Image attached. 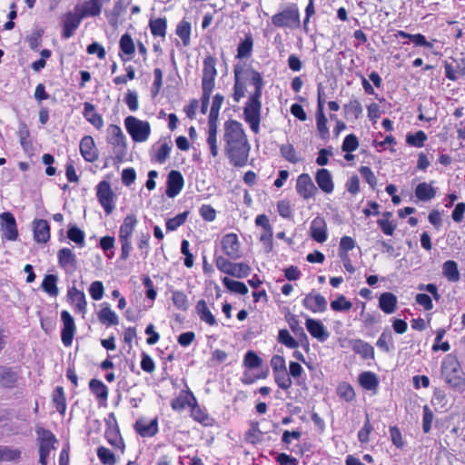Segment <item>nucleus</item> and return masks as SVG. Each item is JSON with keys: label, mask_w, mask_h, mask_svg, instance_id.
<instances>
[{"label": "nucleus", "mask_w": 465, "mask_h": 465, "mask_svg": "<svg viewBox=\"0 0 465 465\" xmlns=\"http://www.w3.org/2000/svg\"><path fill=\"white\" fill-rule=\"evenodd\" d=\"M84 17L80 15L79 12L74 14V13H67L64 19V31H63V36L65 39L70 38L74 31L78 28L82 19Z\"/></svg>", "instance_id": "obj_26"}, {"label": "nucleus", "mask_w": 465, "mask_h": 465, "mask_svg": "<svg viewBox=\"0 0 465 465\" xmlns=\"http://www.w3.org/2000/svg\"><path fill=\"white\" fill-rule=\"evenodd\" d=\"M331 308L335 312H348L352 308V303L342 294L331 302Z\"/></svg>", "instance_id": "obj_57"}, {"label": "nucleus", "mask_w": 465, "mask_h": 465, "mask_svg": "<svg viewBox=\"0 0 465 465\" xmlns=\"http://www.w3.org/2000/svg\"><path fill=\"white\" fill-rule=\"evenodd\" d=\"M223 283L232 292L239 294H246L248 292L247 286L242 282L234 281L228 277H224L223 279Z\"/></svg>", "instance_id": "obj_49"}, {"label": "nucleus", "mask_w": 465, "mask_h": 465, "mask_svg": "<svg viewBox=\"0 0 465 465\" xmlns=\"http://www.w3.org/2000/svg\"><path fill=\"white\" fill-rule=\"evenodd\" d=\"M61 320L63 322V329L61 331V339L64 346L68 347L72 344L76 327L74 318L67 311L61 312Z\"/></svg>", "instance_id": "obj_15"}, {"label": "nucleus", "mask_w": 465, "mask_h": 465, "mask_svg": "<svg viewBox=\"0 0 465 465\" xmlns=\"http://www.w3.org/2000/svg\"><path fill=\"white\" fill-rule=\"evenodd\" d=\"M109 0H88L82 6H76L75 11L84 18L86 16H98L101 14L102 6L104 2Z\"/></svg>", "instance_id": "obj_25"}, {"label": "nucleus", "mask_w": 465, "mask_h": 465, "mask_svg": "<svg viewBox=\"0 0 465 465\" xmlns=\"http://www.w3.org/2000/svg\"><path fill=\"white\" fill-rule=\"evenodd\" d=\"M441 375L446 383L458 391H465V373L457 358L447 355L441 362Z\"/></svg>", "instance_id": "obj_2"}, {"label": "nucleus", "mask_w": 465, "mask_h": 465, "mask_svg": "<svg viewBox=\"0 0 465 465\" xmlns=\"http://www.w3.org/2000/svg\"><path fill=\"white\" fill-rule=\"evenodd\" d=\"M310 233L311 237L318 242L322 243L327 240V224L324 218L317 216L312 221Z\"/></svg>", "instance_id": "obj_21"}, {"label": "nucleus", "mask_w": 465, "mask_h": 465, "mask_svg": "<svg viewBox=\"0 0 465 465\" xmlns=\"http://www.w3.org/2000/svg\"><path fill=\"white\" fill-rule=\"evenodd\" d=\"M172 301L174 306L181 311H186L189 307L187 296L184 292L180 291L173 292Z\"/></svg>", "instance_id": "obj_60"}, {"label": "nucleus", "mask_w": 465, "mask_h": 465, "mask_svg": "<svg viewBox=\"0 0 465 465\" xmlns=\"http://www.w3.org/2000/svg\"><path fill=\"white\" fill-rule=\"evenodd\" d=\"M261 97L251 96L243 110L244 120L250 124L251 130L257 134L261 123Z\"/></svg>", "instance_id": "obj_9"}, {"label": "nucleus", "mask_w": 465, "mask_h": 465, "mask_svg": "<svg viewBox=\"0 0 465 465\" xmlns=\"http://www.w3.org/2000/svg\"><path fill=\"white\" fill-rule=\"evenodd\" d=\"M273 377L276 384L284 391L290 389L292 385V378L287 370L273 372Z\"/></svg>", "instance_id": "obj_50"}, {"label": "nucleus", "mask_w": 465, "mask_h": 465, "mask_svg": "<svg viewBox=\"0 0 465 465\" xmlns=\"http://www.w3.org/2000/svg\"><path fill=\"white\" fill-rule=\"evenodd\" d=\"M280 152L282 156L292 163H297L301 161V158L296 153L294 147L290 143L282 144L280 148Z\"/></svg>", "instance_id": "obj_54"}, {"label": "nucleus", "mask_w": 465, "mask_h": 465, "mask_svg": "<svg viewBox=\"0 0 465 465\" xmlns=\"http://www.w3.org/2000/svg\"><path fill=\"white\" fill-rule=\"evenodd\" d=\"M223 103V96L220 94L214 95L209 114L208 123L217 124L219 112Z\"/></svg>", "instance_id": "obj_53"}, {"label": "nucleus", "mask_w": 465, "mask_h": 465, "mask_svg": "<svg viewBox=\"0 0 465 465\" xmlns=\"http://www.w3.org/2000/svg\"><path fill=\"white\" fill-rule=\"evenodd\" d=\"M106 140L109 144L113 146L115 156L122 160L126 153L127 144L126 137L124 136L121 127L116 124H110L107 127Z\"/></svg>", "instance_id": "obj_8"}, {"label": "nucleus", "mask_w": 465, "mask_h": 465, "mask_svg": "<svg viewBox=\"0 0 465 465\" xmlns=\"http://www.w3.org/2000/svg\"><path fill=\"white\" fill-rule=\"evenodd\" d=\"M233 73L235 79L233 99L235 102H239L245 94L246 65H234Z\"/></svg>", "instance_id": "obj_16"}, {"label": "nucleus", "mask_w": 465, "mask_h": 465, "mask_svg": "<svg viewBox=\"0 0 465 465\" xmlns=\"http://www.w3.org/2000/svg\"><path fill=\"white\" fill-rule=\"evenodd\" d=\"M17 381V375L10 370H0V385L11 388L14 387Z\"/></svg>", "instance_id": "obj_55"}, {"label": "nucleus", "mask_w": 465, "mask_h": 465, "mask_svg": "<svg viewBox=\"0 0 465 465\" xmlns=\"http://www.w3.org/2000/svg\"><path fill=\"white\" fill-rule=\"evenodd\" d=\"M348 345L353 351L360 354L363 359H371L374 356L373 347L362 340H350L348 341Z\"/></svg>", "instance_id": "obj_28"}, {"label": "nucleus", "mask_w": 465, "mask_h": 465, "mask_svg": "<svg viewBox=\"0 0 465 465\" xmlns=\"http://www.w3.org/2000/svg\"><path fill=\"white\" fill-rule=\"evenodd\" d=\"M34 236L38 242H46L50 238L49 224L45 220H38L34 223Z\"/></svg>", "instance_id": "obj_32"}, {"label": "nucleus", "mask_w": 465, "mask_h": 465, "mask_svg": "<svg viewBox=\"0 0 465 465\" xmlns=\"http://www.w3.org/2000/svg\"><path fill=\"white\" fill-rule=\"evenodd\" d=\"M272 23L280 28L296 29L301 25L300 11L296 4L288 5L272 16Z\"/></svg>", "instance_id": "obj_4"}, {"label": "nucleus", "mask_w": 465, "mask_h": 465, "mask_svg": "<svg viewBox=\"0 0 465 465\" xmlns=\"http://www.w3.org/2000/svg\"><path fill=\"white\" fill-rule=\"evenodd\" d=\"M67 296L70 303L74 306V311L82 313L83 316L86 313L87 302L84 292L75 287H71L68 290Z\"/></svg>", "instance_id": "obj_22"}, {"label": "nucleus", "mask_w": 465, "mask_h": 465, "mask_svg": "<svg viewBox=\"0 0 465 465\" xmlns=\"http://www.w3.org/2000/svg\"><path fill=\"white\" fill-rule=\"evenodd\" d=\"M120 48L124 54L129 56L127 60H129L131 56L134 54L135 46L132 37L128 34H125L121 37Z\"/></svg>", "instance_id": "obj_56"}, {"label": "nucleus", "mask_w": 465, "mask_h": 465, "mask_svg": "<svg viewBox=\"0 0 465 465\" xmlns=\"http://www.w3.org/2000/svg\"><path fill=\"white\" fill-rule=\"evenodd\" d=\"M97 456L103 464L114 465L116 462L114 454L105 447L97 449Z\"/></svg>", "instance_id": "obj_63"}, {"label": "nucleus", "mask_w": 465, "mask_h": 465, "mask_svg": "<svg viewBox=\"0 0 465 465\" xmlns=\"http://www.w3.org/2000/svg\"><path fill=\"white\" fill-rule=\"evenodd\" d=\"M53 403L59 413L62 415L64 414L66 410V401L64 389L62 387H57L54 391Z\"/></svg>", "instance_id": "obj_46"}, {"label": "nucleus", "mask_w": 465, "mask_h": 465, "mask_svg": "<svg viewBox=\"0 0 465 465\" xmlns=\"http://www.w3.org/2000/svg\"><path fill=\"white\" fill-rule=\"evenodd\" d=\"M192 416L194 420L204 426H212L213 423V420L196 402L192 405Z\"/></svg>", "instance_id": "obj_40"}, {"label": "nucleus", "mask_w": 465, "mask_h": 465, "mask_svg": "<svg viewBox=\"0 0 465 465\" xmlns=\"http://www.w3.org/2000/svg\"><path fill=\"white\" fill-rule=\"evenodd\" d=\"M58 277L54 274H47L42 282V289L51 297H56L59 294L57 287Z\"/></svg>", "instance_id": "obj_36"}, {"label": "nucleus", "mask_w": 465, "mask_h": 465, "mask_svg": "<svg viewBox=\"0 0 465 465\" xmlns=\"http://www.w3.org/2000/svg\"><path fill=\"white\" fill-rule=\"evenodd\" d=\"M138 223L135 214L126 215L119 228L118 239L121 243V259L126 260L132 251V236Z\"/></svg>", "instance_id": "obj_3"}, {"label": "nucleus", "mask_w": 465, "mask_h": 465, "mask_svg": "<svg viewBox=\"0 0 465 465\" xmlns=\"http://www.w3.org/2000/svg\"><path fill=\"white\" fill-rule=\"evenodd\" d=\"M195 310L201 321L210 326L216 325V319L204 300L198 301Z\"/></svg>", "instance_id": "obj_31"}, {"label": "nucleus", "mask_w": 465, "mask_h": 465, "mask_svg": "<svg viewBox=\"0 0 465 465\" xmlns=\"http://www.w3.org/2000/svg\"><path fill=\"white\" fill-rule=\"evenodd\" d=\"M98 319L104 324L116 325L118 324L117 314L110 308L108 304H104L98 312Z\"/></svg>", "instance_id": "obj_37"}, {"label": "nucleus", "mask_w": 465, "mask_h": 465, "mask_svg": "<svg viewBox=\"0 0 465 465\" xmlns=\"http://www.w3.org/2000/svg\"><path fill=\"white\" fill-rule=\"evenodd\" d=\"M89 387L93 394L100 401H105L108 398L107 387L99 380L93 379L89 382Z\"/></svg>", "instance_id": "obj_41"}, {"label": "nucleus", "mask_w": 465, "mask_h": 465, "mask_svg": "<svg viewBox=\"0 0 465 465\" xmlns=\"http://www.w3.org/2000/svg\"><path fill=\"white\" fill-rule=\"evenodd\" d=\"M431 404L438 410H448V399L444 391L436 390L431 399Z\"/></svg>", "instance_id": "obj_59"}, {"label": "nucleus", "mask_w": 465, "mask_h": 465, "mask_svg": "<svg viewBox=\"0 0 465 465\" xmlns=\"http://www.w3.org/2000/svg\"><path fill=\"white\" fill-rule=\"evenodd\" d=\"M302 305L314 313L323 312L327 309V301L320 293L310 292L302 300Z\"/></svg>", "instance_id": "obj_17"}, {"label": "nucleus", "mask_w": 465, "mask_h": 465, "mask_svg": "<svg viewBox=\"0 0 465 465\" xmlns=\"http://www.w3.org/2000/svg\"><path fill=\"white\" fill-rule=\"evenodd\" d=\"M96 197L107 214L112 213L115 208L114 193L106 181H102L96 186Z\"/></svg>", "instance_id": "obj_11"}, {"label": "nucleus", "mask_w": 465, "mask_h": 465, "mask_svg": "<svg viewBox=\"0 0 465 465\" xmlns=\"http://www.w3.org/2000/svg\"><path fill=\"white\" fill-rule=\"evenodd\" d=\"M296 192L304 200L311 199L317 193V187L308 173H302L296 181Z\"/></svg>", "instance_id": "obj_13"}, {"label": "nucleus", "mask_w": 465, "mask_h": 465, "mask_svg": "<svg viewBox=\"0 0 465 465\" xmlns=\"http://www.w3.org/2000/svg\"><path fill=\"white\" fill-rule=\"evenodd\" d=\"M183 184L184 180L182 173L179 171H171L166 182V195L170 198L175 197L182 191Z\"/></svg>", "instance_id": "obj_18"}, {"label": "nucleus", "mask_w": 465, "mask_h": 465, "mask_svg": "<svg viewBox=\"0 0 465 465\" xmlns=\"http://www.w3.org/2000/svg\"><path fill=\"white\" fill-rule=\"evenodd\" d=\"M124 126L134 143H144L150 137L151 125L147 121L129 115L124 119Z\"/></svg>", "instance_id": "obj_6"}, {"label": "nucleus", "mask_w": 465, "mask_h": 465, "mask_svg": "<svg viewBox=\"0 0 465 465\" xmlns=\"http://www.w3.org/2000/svg\"><path fill=\"white\" fill-rule=\"evenodd\" d=\"M59 264L64 267H74L75 264V257L73 252L68 248H63L58 252Z\"/></svg>", "instance_id": "obj_48"}, {"label": "nucleus", "mask_w": 465, "mask_h": 465, "mask_svg": "<svg viewBox=\"0 0 465 465\" xmlns=\"http://www.w3.org/2000/svg\"><path fill=\"white\" fill-rule=\"evenodd\" d=\"M337 394L346 401H351L355 398V391L353 388L346 382L339 384L337 388Z\"/></svg>", "instance_id": "obj_61"}, {"label": "nucleus", "mask_w": 465, "mask_h": 465, "mask_svg": "<svg viewBox=\"0 0 465 465\" xmlns=\"http://www.w3.org/2000/svg\"><path fill=\"white\" fill-rule=\"evenodd\" d=\"M216 71V59L208 55L203 60L202 87L203 93H212L214 87Z\"/></svg>", "instance_id": "obj_10"}, {"label": "nucleus", "mask_w": 465, "mask_h": 465, "mask_svg": "<svg viewBox=\"0 0 465 465\" xmlns=\"http://www.w3.org/2000/svg\"><path fill=\"white\" fill-rule=\"evenodd\" d=\"M246 76L251 78L252 84L255 86V91L252 96L261 97L263 82L260 73L255 70L246 68Z\"/></svg>", "instance_id": "obj_44"}, {"label": "nucleus", "mask_w": 465, "mask_h": 465, "mask_svg": "<svg viewBox=\"0 0 465 465\" xmlns=\"http://www.w3.org/2000/svg\"><path fill=\"white\" fill-rule=\"evenodd\" d=\"M84 117L96 129L100 130L104 126V119L101 114L95 112L94 105L89 102L84 104Z\"/></svg>", "instance_id": "obj_29"}, {"label": "nucleus", "mask_w": 465, "mask_h": 465, "mask_svg": "<svg viewBox=\"0 0 465 465\" xmlns=\"http://www.w3.org/2000/svg\"><path fill=\"white\" fill-rule=\"evenodd\" d=\"M278 341L288 348L295 349L298 347V341L290 334L286 329L280 330L278 334Z\"/></svg>", "instance_id": "obj_62"}, {"label": "nucleus", "mask_w": 465, "mask_h": 465, "mask_svg": "<svg viewBox=\"0 0 465 465\" xmlns=\"http://www.w3.org/2000/svg\"><path fill=\"white\" fill-rule=\"evenodd\" d=\"M223 140L224 153L230 163L236 167H242L247 163L251 145L242 124L236 120H228L223 125Z\"/></svg>", "instance_id": "obj_1"}, {"label": "nucleus", "mask_w": 465, "mask_h": 465, "mask_svg": "<svg viewBox=\"0 0 465 465\" xmlns=\"http://www.w3.org/2000/svg\"><path fill=\"white\" fill-rule=\"evenodd\" d=\"M344 114L348 117L358 119L362 114V106L359 100L351 99L343 106Z\"/></svg>", "instance_id": "obj_43"}, {"label": "nucleus", "mask_w": 465, "mask_h": 465, "mask_svg": "<svg viewBox=\"0 0 465 465\" xmlns=\"http://www.w3.org/2000/svg\"><path fill=\"white\" fill-rule=\"evenodd\" d=\"M443 276L451 282H457L460 279V271L456 262L449 260L442 265Z\"/></svg>", "instance_id": "obj_34"}, {"label": "nucleus", "mask_w": 465, "mask_h": 465, "mask_svg": "<svg viewBox=\"0 0 465 465\" xmlns=\"http://www.w3.org/2000/svg\"><path fill=\"white\" fill-rule=\"evenodd\" d=\"M1 231L3 235L10 241L17 238L18 232L16 229V223L14 215L10 213H3L0 214Z\"/></svg>", "instance_id": "obj_19"}, {"label": "nucleus", "mask_w": 465, "mask_h": 465, "mask_svg": "<svg viewBox=\"0 0 465 465\" xmlns=\"http://www.w3.org/2000/svg\"><path fill=\"white\" fill-rule=\"evenodd\" d=\"M173 148V142L170 137L160 139L151 152V158L158 163H163L170 155Z\"/></svg>", "instance_id": "obj_14"}, {"label": "nucleus", "mask_w": 465, "mask_h": 465, "mask_svg": "<svg viewBox=\"0 0 465 465\" xmlns=\"http://www.w3.org/2000/svg\"><path fill=\"white\" fill-rule=\"evenodd\" d=\"M195 401L196 400L194 396L190 392H186L183 397L180 396L179 398L174 399L172 401L171 406L174 411H180L186 406H192L193 403H195Z\"/></svg>", "instance_id": "obj_45"}, {"label": "nucleus", "mask_w": 465, "mask_h": 465, "mask_svg": "<svg viewBox=\"0 0 465 465\" xmlns=\"http://www.w3.org/2000/svg\"><path fill=\"white\" fill-rule=\"evenodd\" d=\"M396 35L403 38H410L418 46H425L428 48L433 47L432 42L427 41L425 36L421 34L411 35L404 31H398Z\"/></svg>", "instance_id": "obj_47"}, {"label": "nucleus", "mask_w": 465, "mask_h": 465, "mask_svg": "<svg viewBox=\"0 0 465 465\" xmlns=\"http://www.w3.org/2000/svg\"><path fill=\"white\" fill-rule=\"evenodd\" d=\"M36 435L39 446V463L48 465L51 453L55 450V444L58 440L52 431L44 428H37Z\"/></svg>", "instance_id": "obj_5"}, {"label": "nucleus", "mask_w": 465, "mask_h": 465, "mask_svg": "<svg viewBox=\"0 0 465 465\" xmlns=\"http://www.w3.org/2000/svg\"><path fill=\"white\" fill-rule=\"evenodd\" d=\"M221 246L223 253L232 260L242 257L241 243L236 233L230 232L223 236Z\"/></svg>", "instance_id": "obj_12"}, {"label": "nucleus", "mask_w": 465, "mask_h": 465, "mask_svg": "<svg viewBox=\"0 0 465 465\" xmlns=\"http://www.w3.org/2000/svg\"><path fill=\"white\" fill-rule=\"evenodd\" d=\"M105 437L108 442L121 453L124 450V443L115 426H109L105 430Z\"/></svg>", "instance_id": "obj_33"}, {"label": "nucleus", "mask_w": 465, "mask_h": 465, "mask_svg": "<svg viewBox=\"0 0 465 465\" xmlns=\"http://www.w3.org/2000/svg\"><path fill=\"white\" fill-rule=\"evenodd\" d=\"M176 35L182 39L185 46L188 45L191 36V24L188 21L182 20L177 25Z\"/></svg>", "instance_id": "obj_51"}, {"label": "nucleus", "mask_w": 465, "mask_h": 465, "mask_svg": "<svg viewBox=\"0 0 465 465\" xmlns=\"http://www.w3.org/2000/svg\"><path fill=\"white\" fill-rule=\"evenodd\" d=\"M359 383L367 391H375L379 381L376 375L371 371H364L359 376Z\"/></svg>", "instance_id": "obj_38"}, {"label": "nucleus", "mask_w": 465, "mask_h": 465, "mask_svg": "<svg viewBox=\"0 0 465 465\" xmlns=\"http://www.w3.org/2000/svg\"><path fill=\"white\" fill-rule=\"evenodd\" d=\"M436 190L431 186V184L427 183L418 184L415 190V195L420 201L431 200L434 198Z\"/></svg>", "instance_id": "obj_39"}, {"label": "nucleus", "mask_w": 465, "mask_h": 465, "mask_svg": "<svg viewBox=\"0 0 465 465\" xmlns=\"http://www.w3.org/2000/svg\"><path fill=\"white\" fill-rule=\"evenodd\" d=\"M262 364V359L253 351H248L243 359V365L249 369L258 368Z\"/></svg>", "instance_id": "obj_64"}, {"label": "nucleus", "mask_w": 465, "mask_h": 465, "mask_svg": "<svg viewBox=\"0 0 465 465\" xmlns=\"http://www.w3.org/2000/svg\"><path fill=\"white\" fill-rule=\"evenodd\" d=\"M217 132H218L217 124L208 123L206 143L209 147L210 153L213 158H216L219 155Z\"/></svg>", "instance_id": "obj_30"}, {"label": "nucleus", "mask_w": 465, "mask_h": 465, "mask_svg": "<svg viewBox=\"0 0 465 465\" xmlns=\"http://www.w3.org/2000/svg\"><path fill=\"white\" fill-rule=\"evenodd\" d=\"M149 26L153 36L164 38L167 29V22L165 18H156L150 20Z\"/></svg>", "instance_id": "obj_42"}, {"label": "nucleus", "mask_w": 465, "mask_h": 465, "mask_svg": "<svg viewBox=\"0 0 465 465\" xmlns=\"http://www.w3.org/2000/svg\"><path fill=\"white\" fill-rule=\"evenodd\" d=\"M305 326L309 333L321 342L325 341L330 336L328 330L319 320L308 318Z\"/></svg>", "instance_id": "obj_20"}, {"label": "nucleus", "mask_w": 465, "mask_h": 465, "mask_svg": "<svg viewBox=\"0 0 465 465\" xmlns=\"http://www.w3.org/2000/svg\"><path fill=\"white\" fill-rule=\"evenodd\" d=\"M397 304V297L391 292H384L380 296L379 306L387 314L394 312Z\"/></svg>", "instance_id": "obj_35"}, {"label": "nucleus", "mask_w": 465, "mask_h": 465, "mask_svg": "<svg viewBox=\"0 0 465 465\" xmlns=\"http://www.w3.org/2000/svg\"><path fill=\"white\" fill-rule=\"evenodd\" d=\"M21 451L7 446H0V461H13L20 459Z\"/></svg>", "instance_id": "obj_52"}, {"label": "nucleus", "mask_w": 465, "mask_h": 465, "mask_svg": "<svg viewBox=\"0 0 465 465\" xmlns=\"http://www.w3.org/2000/svg\"><path fill=\"white\" fill-rule=\"evenodd\" d=\"M135 430L142 437H153L158 431L157 419L147 420L145 418L139 419L135 423Z\"/></svg>", "instance_id": "obj_24"}, {"label": "nucleus", "mask_w": 465, "mask_h": 465, "mask_svg": "<svg viewBox=\"0 0 465 465\" xmlns=\"http://www.w3.org/2000/svg\"><path fill=\"white\" fill-rule=\"evenodd\" d=\"M216 267L223 273L236 277L245 278L251 272V267L245 262H232L223 256H217L214 259Z\"/></svg>", "instance_id": "obj_7"}, {"label": "nucleus", "mask_w": 465, "mask_h": 465, "mask_svg": "<svg viewBox=\"0 0 465 465\" xmlns=\"http://www.w3.org/2000/svg\"><path fill=\"white\" fill-rule=\"evenodd\" d=\"M80 153L85 161L93 163L97 160L98 153L92 136L85 135L80 142Z\"/></svg>", "instance_id": "obj_23"}, {"label": "nucleus", "mask_w": 465, "mask_h": 465, "mask_svg": "<svg viewBox=\"0 0 465 465\" xmlns=\"http://www.w3.org/2000/svg\"><path fill=\"white\" fill-rule=\"evenodd\" d=\"M315 181L323 193L329 194L333 192L334 183L329 170L319 169L315 173Z\"/></svg>", "instance_id": "obj_27"}, {"label": "nucleus", "mask_w": 465, "mask_h": 465, "mask_svg": "<svg viewBox=\"0 0 465 465\" xmlns=\"http://www.w3.org/2000/svg\"><path fill=\"white\" fill-rule=\"evenodd\" d=\"M253 42L251 36L246 37L240 43L237 48V58L242 59L251 55Z\"/></svg>", "instance_id": "obj_58"}]
</instances>
